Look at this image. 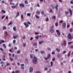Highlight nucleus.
I'll return each mask as SVG.
<instances>
[{
	"label": "nucleus",
	"instance_id": "f257e3e1",
	"mask_svg": "<svg viewBox=\"0 0 73 73\" xmlns=\"http://www.w3.org/2000/svg\"><path fill=\"white\" fill-rule=\"evenodd\" d=\"M67 37L68 39H70V40H72V39L73 38H72V35L70 33H68V35Z\"/></svg>",
	"mask_w": 73,
	"mask_h": 73
},
{
	"label": "nucleus",
	"instance_id": "f03ea898",
	"mask_svg": "<svg viewBox=\"0 0 73 73\" xmlns=\"http://www.w3.org/2000/svg\"><path fill=\"white\" fill-rule=\"evenodd\" d=\"M34 59L33 62L35 64H37V58L36 57L34 56Z\"/></svg>",
	"mask_w": 73,
	"mask_h": 73
},
{
	"label": "nucleus",
	"instance_id": "7ed1b4c3",
	"mask_svg": "<svg viewBox=\"0 0 73 73\" xmlns=\"http://www.w3.org/2000/svg\"><path fill=\"white\" fill-rule=\"evenodd\" d=\"M50 54H49L48 55L47 57L46 58H44V59L46 60H48V59H49V58H50Z\"/></svg>",
	"mask_w": 73,
	"mask_h": 73
},
{
	"label": "nucleus",
	"instance_id": "20e7f679",
	"mask_svg": "<svg viewBox=\"0 0 73 73\" xmlns=\"http://www.w3.org/2000/svg\"><path fill=\"white\" fill-rule=\"evenodd\" d=\"M24 25L25 26L26 28H28L29 27V25L28 24L26 23L25 22L24 23Z\"/></svg>",
	"mask_w": 73,
	"mask_h": 73
},
{
	"label": "nucleus",
	"instance_id": "39448f33",
	"mask_svg": "<svg viewBox=\"0 0 73 73\" xmlns=\"http://www.w3.org/2000/svg\"><path fill=\"white\" fill-rule=\"evenodd\" d=\"M62 26L63 28H65L66 27V23H63L62 24Z\"/></svg>",
	"mask_w": 73,
	"mask_h": 73
},
{
	"label": "nucleus",
	"instance_id": "423d86ee",
	"mask_svg": "<svg viewBox=\"0 0 73 73\" xmlns=\"http://www.w3.org/2000/svg\"><path fill=\"white\" fill-rule=\"evenodd\" d=\"M33 68L32 67H30L29 69V72H33Z\"/></svg>",
	"mask_w": 73,
	"mask_h": 73
},
{
	"label": "nucleus",
	"instance_id": "0eeeda50",
	"mask_svg": "<svg viewBox=\"0 0 73 73\" xmlns=\"http://www.w3.org/2000/svg\"><path fill=\"white\" fill-rule=\"evenodd\" d=\"M58 7V5L57 4H56V6L55 7V8L56 10L57 11H58V9L57 8Z\"/></svg>",
	"mask_w": 73,
	"mask_h": 73
},
{
	"label": "nucleus",
	"instance_id": "6e6552de",
	"mask_svg": "<svg viewBox=\"0 0 73 73\" xmlns=\"http://www.w3.org/2000/svg\"><path fill=\"white\" fill-rule=\"evenodd\" d=\"M69 11L70 14V15L72 16V11L70 9H69Z\"/></svg>",
	"mask_w": 73,
	"mask_h": 73
},
{
	"label": "nucleus",
	"instance_id": "1a4fd4ad",
	"mask_svg": "<svg viewBox=\"0 0 73 73\" xmlns=\"http://www.w3.org/2000/svg\"><path fill=\"white\" fill-rule=\"evenodd\" d=\"M50 31L51 33H53L54 32V30L53 29H51L50 30Z\"/></svg>",
	"mask_w": 73,
	"mask_h": 73
},
{
	"label": "nucleus",
	"instance_id": "9d476101",
	"mask_svg": "<svg viewBox=\"0 0 73 73\" xmlns=\"http://www.w3.org/2000/svg\"><path fill=\"white\" fill-rule=\"evenodd\" d=\"M13 30L15 31H16L17 30V29H16V27H13Z\"/></svg>",
	"mask_w": 73,
	"mask_h": 73
},
{
	"label": "nucleus",
	"instance_id": "9b49d317",
	"mask_svg": "<svg viewBox=\"0 0 73 73\" xmlns=\"http://www.w3.org/2000/svg\"><path fill=\"white\" fill-rule=\"evenodd\" d=\"M19 6L21 7V6H22V7H24V4L23 3H21L19 4Z\"/></svg>",
	"mask_w": 73,
	"mask_h": 73
},
{
	"label": "nucleus",
	"instance_id": "f8f14e48",
	"mask_svg": "<svg viewBox=\"0 0 73 73\" xmlns=\"http://www.w3.org/2000/svg\"><path fill=\"white\" fill-rule=\"evenodd\" d=\"M71 52H69L68 53V54H67V56L68 57H69V56H70V53H71Z\"/></svg>",
	"mask_w": 73,
	"mask_h": 73
},
{
	"label": "nucleus",
	"instance_id": "ddd939ff",
	"mask_svg": "<svg viewBox=\"0 0 73 73\" xmlns=\"http://www.w3.org/2000/svg\"><path fill=\"white\" fill-rule=\"evenodd\" d=\"M36 13L37 14V15H40V12L38 11H36Z\"/></svg>",
	"mask_w": 73,
	"mask_h": 73
},
{
	"label": "nucleus",
	"instance_id": "4468645a",
	"mask_svg": "<svg viewBox=\"0 0 73 73\" xmlns=\"http://www.w3.org/2000/svg\"><path fill=\"white\" fill-rule=\"evenodd\" d=\"M44 42V41H42L40 42H39V44H42V43H43V42Z\"/></svg>",
	"mask_w": 73,
	"mask_h": 73
},
{
	"label": "nucleus",
	"instance_id": "2eb2a0df",
	"mask_svg": "<svg viewBox=\"0 0 73 73\" xmlns=\"http://www.w3.org/2000/svg\"><path fill=\"white\" fill-rule=\"evenodd\" d=\"M40 53L42 54H44L45 53V52L44 51L42 50L40 51Z\"/></svg>",
	"mask_w": 73,
	"mask_h": 73
},
{
	"label": "nucleus",
	"instance_id": "dca6fc26",
	"mask_svg": "<svg viewBox=\"0 0 73 73\" xmlns=\"http://www.w3.org/2000/svg\"><path fill=\"white\" fill-rule=\"evenodd\" d=\"M69 31H70V32H73V29H72V28H70V29Z\"/></svg>",
	"mask_w": 73,
	"mask_h": 73
},
{
	"label": "nucleus",
	"instance_id": "f3484780",
	"mask_svg": "<svg viewBox=\"0 0 73 73\" xmlns=\"http://www.w3.org/2000/svg\"><path fill=\"white\" fill-rule=\"evenodd\" d=\"M17 35H16L13 37V38L14 39L16 38H17Z\"/></svg>",
	"mask_w": 73,
	"mask_h": 73
},
{
	"label": "nucleus",
	"instance_id": "a211bd4d",
	"mask_svg": "<svg viewBox=\"0 0 73 73\" xmlns=\"http://www.w3.org/2000/svg\"><path fill=\"white\" fill-rule=\"evenodd\" d=\"M19 16V12H17V14L16 16V17H17V16Z\"/></svg>",
	"mask_w": 73,
	"mask_h": 73
},
{
	"label": "nucleus",
	"instance_id": "6ab92c4d",
	"mask_svg": "<svg viewBox=\"0 0 73 73\" xmlns=\"http://www.w3.org/2000/svg\"><path fill=\"white\" fill-rule=\"evenodd\" d=\"M52 19H54V20H55V19H56V17H55V16H52Z\"/></svg>",
	"mask_w": 73,
	"mask_h": 73
},
{
	"label": "nucleus",
	"instance_id": "aec40b11",
	"mask_svg": "<svg viewBox=\"0 0 73 73\" xmlns=\"http://www.w3.org/2000/svg\"><path fill=\"white\" fill-rule=\"evenodd\" d=\"M56 50L58 51V52H60V50L58 48H56Z\"/></svg>",
	"mask_w": 73,
	"mask_h": 73
},
{
	"label": "nucleus",
	"instance_id": "412c9836",
	"mask_svg": "<svg viewBox=\"0 0 73 73\" xmlns=\"http://www.w3.org/2000/svg\"><path fill=\"white\" fill-rule=\"evenodd\" d=\"M31 15L30 13H28L27 14V16H30Z\"/></svg>",
	"mask_w": 73,
	"mask_h": 73
},
{
	"label": "nucleus",
	"instance_id": "4be33fe9",
	"mask_svg": "<svg viewBox=\"0 0 73 73\" xmlns=\"http://www.w3.org/2000/svg\"><path fill=\"white\" fill-rule=\"evenodd\" d=\"M35 17L36 19H39V17L37 15H35Z\"/></svg>",
	"mask_w": 73,
	"mask_h": 73
},
{
	"label": "nucleus",
	"instance_id": "5701e85b",
	"mask_svg": "<svg viewBox=\"0 0 73 73\" xmlns=\"http://www.w3.org/2000/svg\"><path fill=\"white\" fill-rule=\"evenodd\" d=\"M3 45L4 48H6L7 47H6V45H5V44H3Z\"/></svg>",
	"mask_w": 73,
	"mask_h": 73
},
{
	"label": "nucleus",
	"instance_id": "b1692460",
	"mask_svg": "<svg viewBox=\"0 0 73 73\" xmlns=\"http://www.w3.org/2000/svg\"><path fill=\"white\" fill-rule=\"evenodd\" d=\"M3 30H5V29H7V28L6 27H5V26H4L3 27Z\"/></svg>",
	"mask_w": 73,
	"mask_h": 73
},
{
	"label": "nucleus",
	"instance_id": "393cba45",
	"mask_svg": "<svg viewBox=\"0 0 73 73\" xmlns=\"http://www.w3.org/2000/svg\"><path fill=\"white\" fill-rule=\"evenodd\" d=\"M65 14L66 15H68V14L69 13V12H66V11H65Z\"/></svg>",
	"mask_w": 73,
	"mask_h": 73
},
{
	"label": "nucleus",
	"instance_id": "a878e982",
	"mask_svg": "<svg viewBox=\"0 0 73 73\" xmlns=\"http://www.w3.org/2000/svg\"><path fill=\"white\" fill-rule=\"evenodd\" d=\"M21 69H22L23 70H24V67H23V66H21Z\"/></svg>",
	"mask_w": 73,
	"mask_h": 73
},
{
	"label": "nucleus",
	"instance_id": "bb28decb",
	"mask_svg": "<svg viewBox=\"0 0 73 73\" xmlns=\"http://www.w3.org/2000/svg\"><path fill=\"white\" fill-rule=\"evenodd\" d=\"M16 6H12L11 7L12 8H16Z\"/></svg>",
	"mask_w": 73,
	"mask_h": 73
},
{
	"label": "nucleus",
	"instance_id": "cd10ccee",
	"mask_svg": "<svg viewBox=\"0 0 73 73\" xmlns=\"http://www.w3.org/2000/svg\"><path fill=\"white\" fill-rule=\"evenodd\" d=\"M17 53V54H19V53H20V50H18Z\"/></svg>",
	"mask_w": 73,
	"mask_h": 73
},
{
	"label": "nucleus",
	"instance_id": "c85d7f7f",
	"mask_svg": "<svg viewBox=\"0 0 73 73\" xmlns=\"http://www.w3.org/2000/svg\"><path fill=\"white\" fill-rule=\"evenodd\" d=\"M25 4H28V1H25Z\"/></svg>",
	"mask_w": 73,
	"mask_h": 73
},
{
	"label": "nucleus",
	"instance_id": "c756f323",
	"mask_svg": "<svg viewBox=\"0 0 73 73\" xmlns=\"http://www.w3.org/2000/svg\"><path fill=\"white\" fill-rule=\"evenodd\" d=\"M51 66H52V65H53V62L52 61H51L50 62Z\"/></svg>",
	"mask_w": 73,
	"mask_h": 73
},
{
	"label": "nucleus",
	"instance_id": "7c9ffc66",
	"mask_svg": "<svg viewBox=\"0 0 73 73\" xmlns=\"http://www.w3.org/2000/svg\"><path fill=\"white\" fill-rule=\"evenodd\" d=\"M30 58H32V57H33V55L32 54H31L30 55Z\"/></svg>",
	"mask_w": 73,
	"mask_h": 73
},
{
	"label": "nucleus",
	"instance_id": "2f4dec72",
	"mask_svg": "<svg viewBox=\"0 0 73 73\" xmlns=\"http://www.w3.org/2000/svg\"><path fill=\"white\" fill-rule=\"evenodd\" d=\"M1 12H3V13H5V11L2 10L1 11Z\"/></svg>",
	"mask_w": 73,
	"mask_h": 73
},
{
	"label": "nucleus",
	"instance_id": "473e14b6",
	"mask_svg": "<svg viewBox=\"0 0 73 73\" xmlns=\"http://www.w3.org/2000/svg\"><path fill=\"white\" fill-rule=\"evenodd\" d=\"M33 45L34 46H37V44H36V43H34L33 44Z\"/></svg>",
	"mask_w": 73,
	"mask_h": 73
},
{
	"label": "nucleus",
	"instance_id": "72a5a7b5",
	"mask_svg": "<svg viewBox=\"0 0 73 73\" xmlns=\"http://www.w3.org/2000/svg\"><path fill=\"white\" fill-rule=\"evenodd\" d=\"M15 73H19V70H17L15 71Z\"/></svg>",
	"mask_w": 73,
	"mask_h": 73
},
{
	"label": "nucleus",
	"instance_id": "f704fd0d",
	"mask_svg": "<svg viewBox=\"0 0 73 73\" xmlns=\"http://www.w3.org/2000/svg\"><path fill=\"white\" fill-rule=\"evenodd\" d=\"M41 13L42 15H44V11H41Z\"/></svg>",
	"mask_w": 73,
	"mask_h": 73
},
{
	"label": "nucleus",
	"instance_id": "c9c22d12",
	"mask_svg": "<svg viewBox=\"0 0 73 73\" xmlns=\"http://www.w3.org/2000/svg\"><path fill=\"white\" fill-rule=\"evenodd\" d=\"M5 33L6 35H8V33L7 32L5 31Z\"/></svg>",
	"mask_w": 73,
	"mask_h": 73
},
{
	"label": "nucleus",
	"instance_id": "e433bc0d",
	"mask_svg": "<svg viewBox=\"0 0 73 73\" xmlns=\"http://www.w3.org/2000/svg\"><path fill=\"white\" fill-rule=\"evenodd\" d=\"M15 42H16V40H13V44H15Z\"/></svg>",
	"mask_w": 73,
	"mask_h": 73
},
{
	"label": "nucleus",
	"instance_id": "4c0bfd02",
	"mask_svg": "<svg viewBox=\"0 0 73 73\" xmlns=\"http://www.w3.org/2000/svg\"><path fill=\"white\" fill-rule=\"evenodd\" d=\"M5 17V15H3L2 17V18L1 19L2 20H3V19H4V18Z\"/></svg>",
	"mask_w": 73,
	"mask_h": 73
},
{
	"label": "nucleus",
	"instance_id": "58836bf2",
	"mask_svg": "<svg viewBox=\"0 0 73 73\" xmlns=\"http://www.w3.org/2000/svg\"><path fill=\"white\" fill-rule=\"evenodd\" d=\"M70 3L71 4H73V1H71L70 2Z\"/></svg>",
	"mask_w": 73,
	"mask_h": 73
},
{
	"label": "nucleus",
	"instance_id": "ea45409f",
	"mask_svg": "<svg viewBox=\"0 0 73 73\" xmlns=\"http://www.w3.org/2000/svg\"><path fill=\"white\" fill-rule=\"evenodd\" d=\"M21 66L24 67V64H22L21 65Z\"/></svg>",
	"mask_w": 73,
	"mask_h": 73
},
{
	"label": "nucleus",
	"instance_id": "a19ab883",
	"mask_svg": "<svg viewBox=\"0 0 73 73\" xmlns=\"http://www.w3.org/2000/svg\"><path fill=\"white\" fill-rule=\"evenodd\" d=\"M44 70H48V68L47 67H45L44 68Z\"/></svg>",
	"mask_w": 73,
	"mask_h": 73
},
{
	"label": "nucleus",
	"instance_id": "79ce46f5",
	"mask_svg": "<svg viewBox=\"0 0 73 73\" xmlns=\"http://www.w3.org/2000/svg\"><path fill=\"white\" fill-rule=\"evenodd\" d=\"M58 35L59 36H60V32H59L58 33H57Z\"/></svg>",
	"mask_w": 73,
	"mask_h": 73
},
{
	"label": "nucleus",
	"instance_id": "37998d69",
	"mask_svg": "<svg viewBox=\"0 0 73 73\" xmlns=\"http://www.w3.org/2000/svg\"><path fill=\"white\" fill-rule=\"evenodd\" d=\"M26 46V44L23 43V46L24 47Z\"/></svg>",
	"mask_w": 73,
	"mask_h": 73
},
{
	"label": "nucleus",
	"instance_id": "c03bdc74",
	"mask_svg": "<svg viewBox=\"0 0 73 73\" xmlns=\"http://www.w3.org/2000/svg\"><path fill=\"white\" fill-rule=\"evenodd\" d=\"M49 12L50 13H52L53 12V11L52 10H50Z\"/></svg>",
	"mask_w": 73,
	"mask_h": 73
},
{
	"label": "nucleus",
	"instance_id": "a18cd8bd",
	"mask_svg": "<svg viewBox=\"0 0 73 73\" xmlns=\"http://www.w3.org/2000/svg\"><path fill=\"white\" fill-rule=\"evenodd\" d=\"M19 4V3L17 2V3L16 4V5H15V7H17L18 5V4Z\"/></svg>",
	"mask_w": 73,
	"mask_h": 73
},
{
	"label": "nucleus",
	"instance_id": "49530a36",
	"mask_svg": "<svg viewBox=\"0 0 73 73\" xmlns=\"http://www.w3.org/2000/svg\"><path fill=\"white\" fill-rule=\"evenodd\" d=\"M11 24H12V21H11L9 23L8 25H11Z\"/></svg>",
	"mask_w": 73,
	"mask_h": 73
},
{
	"label": "nucleus",
	"instance_id": "de8ad7c7",
	"mask_svg": "<svg viewBox=\"0 0 73 73\" xmlns=\"http://www.w3.org/2000/svg\"><path fill=\"white\" fill-rule=\"evenodd\" d=\"M52 54H55V52H52Z\"/></svg>",
	"mask_w": 73,
	"mask_h": 73
},
{
	"label": "nucleus",
	"instance_id": "09e8293b",
	"mask_svg": "<svg viewBox=\"0 0 73 73\" xmlns=\"http://www.w3.org/2000/svg\"><path fill=\"white\" fill-rule=\"evenodd\" d=\"M55 25L56 27H57V26H58V24L57 23H56Z\"/></svg>",
	"mask_w": 73,
	"mask_h": 73
},
{
	"label": "nucleus",
	"instance_id": "8fccbe9b",
	"mask_svg": "<svg viewBox=\"0 0 73 73\" xmlns=\"http://www.w3.org/2000/svg\"><path fill=\"white\" fill-rule=\"evenodd\" d=\"M57 56L59 58L60 57V55L59 54H58L57 55Z\"/></svg>",
	"mask_w": 73,
	"mask_h": 73
},
{
	"label": "nucleus",
	"instance_id": "3c124183",
	"mask_svg": "<svg viewBox=\"0 0 73 73\" xmlns=\"http://www.w3.org/2000/svg\"><path fill=\"white\" fill-rule=\"evenodd\" d=\"M35 38H36V39H38V36H36L35 37Z\"/></svg>",
	"mask_w": 73,
	"mask_h": 73
},
{
	"label": "nucleus",
	"instance_id": "603ef678",
	"mask_svg": "<svg viewBox=\"0 0 73 73\" xmlns=\"http://www.w3.org/2000/svg\"><path fill=\"white\" fill-rule=\"evenodd\" d=\"M14 49L15 50H17V47H15L14 48Z\"/></svg>",
	"mask_w": 73,
	"mask_h": 73
},
{
	"label": "nucleus",
	"instance_id": "864d4df0",
	"mask_svg": "<svg viewBox=\"0 0 73 73\" xmlns=\"http://www.w3.org/2000/svg\"><path fill=\"white\" fill-rule=\"evenodd\" d=\"M66 51H63V53L65 54V53H66Z\"/></svg>",
	"mask_w": 73,
	"mask_h": 73
},
{
	"label": "nucleus",
	"instance_id": "5fc2aeb1",
	"mask_svg": "<svg viewBox=\"0 0 73 73\" xmlns=\"http://www.w3.org/2000/svg\"><path fill=\"white\" fill-rule=\"evenodd\" d=\"M52 60L53 61H55V58H52Z\"/></svg>",
	"mask_w": 73,
	"mask_h": 73
},
{
	"label": "nucleus",
	"instance_id": "6e6d98bb",
	"mask_svg": "<svg viewBox=\"0 0 73 73\" xmlns=\"http://www.w3.org/2000/svg\"><path fill=\"white\" fill-rule=\"evenodd\" d=\"M30 40H31V41H32V40H33V37H31V38L30 39Z\"/></svg>",
	"mask_w": 73,
	"mask_h": 73
},
{
	"label": "nucleus",
	"instance_id": "4d7b16f0",
	"mask_svg": "<svg viewBox=\"0 0 73 73\" xmlns=\"http://www.w3.org/2000/svg\"><path fill=\"white\" fill-rule=\"evenodd\" d=\"M63 22V21L62 20H61L60 21V23H62Z\"/></svg>",
	"mask_w": 73,
	"mask_h": 73
},
{
	"label": "nucleus",
	"instance_id": "13d9d810",
	"mask_svg": "<svg viewBox=\"0 0 73 73\" xmlns=\"http://www.w3.org/2000/svg\"><path fill=\"white\" fill-rule=\"evenodd\" d=\"M36 73H41V72L40 71H38L36 72Z\"/></svg>",
	"mask_w": 73,
	"mask_h": 73
},
{
	"label": "nucleus",
	"instance_id": "bf43d9fd",
	"mask_svg": "<svg viewBox=\"0 0 73 73\" xmlns=\"http://www.w3.org/2000/svg\"><path fill=\"white\" fill-rule=\"evenodd\" d=\"M47 50H50V48H47Z\"/></svg>",
	"mask_w": 73,
	"mask_h": 73
},
{
	"label": "nucleus",
	"instance_id": "052dcab7",
	"mask_svg": "<svg viewBox=\"0 0 73 73\" xmlns=\"http://www.w3.org/2000/svg\"><path fill=\"white\" fill-rule=\"evenodd\" d=\"M9 46L10 47H11V44L9 43Z\"/></svg>",
	"mask_w": 73,
	"mask_h": 73
},
{
	"label": "nucleus",
	"instance_id": "680f3d73",
	"mask_svg": "<svg viewBox=\"0 0 73 73\" xmlns=\"http://www.w3.org/2000/svg\"><path fill=\"white\" fill-rule=\"evenodd\" d=\"M56 33H58L59 32V30H56Z\"/></svg>",
	"mask_w": 73,
	"mask_h": 73
},
{
	"label": "nucleus",
	"instance_id": "e2e57ef3",
	"mask_svg": "<svg viewBox=\"0 0 73 73\" xmlns=\"http://www.w3.org/2000/svg\"><path fill=\"white\" fill-rule=\"evenodd\" d=\"M54 27V26H52L51 27V29H53Z\"/></svg>",
	"mask_w": 73,
	"mask_h": 73
},
{
	"label": "nucleus",
	"instance_id": "0e129e2a",
	"mask_svg": "<svg viewBox=\"0 0 73 73\" xmlns=\"http://www.w3.org/2000/svg\"><path fill=\"white\" fill-rule=\"evenodd\" d=\"M70 27V25H68L67 27L68 28H69V27Z\"/></svg>",
	"mask_w": 73,
	"mask_h": 73
},
{
	"label": "nucleus",
	"instance_id": "69168bd1",
	"mask_svg": "<svg viewBox=\"0 0 73 73\" xmlns=\"http://www.w3.org/2000/svg\"><path fill=\"white\" fill-rule=\"evenodd\" d=\"M48 20H49V19L48 18H47L46 20V21H48Z\"/></svg>",
	"mask_w": 73,
	"mask_h": 73
},
{
	"label": "nucleus",
	"instance_id": "338daca9",
	"mask_svg": "<svg viewBox=\"0 0 73 73\" xmlns=\"http://www.w3.org/2000/svg\"><path fill=\"white\" fill-rule=\"evenodd\" d=\"M71 62L73 63V59H72L71 60Z\"/></svg>",
	"mask_w": 73,
	"mask_h": 73
},
{
	"label": "nucleus",
	"instance_id": "774afa93",
	"mask_svg": "<svg viewBox=\"0 0 73 73\" xmlns=\"http://www.w3.org/2000/svg\"><path fill=\"white\" fill-rule=\"evenodd\" d=\"M73 48V46H72V45H71L70 47V48Z\"/></svg>",
	"mask_w": 73,
	"mask_h": 73
}]
</instances>
